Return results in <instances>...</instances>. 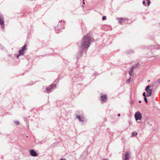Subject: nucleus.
<instances>
[{"label": "nucleus", "instance_id": "nucleus-1", "mask_svg": "<svg viewBox=\"0 0 160 160\" xmlns=\"http://www.w3.org/2000/svg\"><path fill=\"white\" fill-rule=\"evenodd\" d=\"M93 40L92 33H89L83 37L82 40L80 43H78L79 52L77 54V59L81 57L82 52H85V53L86 52L91 43L93 42Z\"/></svg>", "mask_w": 160, "mask_h": 160}, {"label": "nucleus", "instance_id": "nucleus-2", "mask_svg": "<svg viewBox=\"0 0 160 160\" xmlns=\"http://www.w3.org/2000/svg\"><path fill=\"white\" fill-rule=\"evenodd\" d=\"M160 85V79L155 81L152 85L153 89H157Z\"/></svg>", "mask_w": 160, "mask_h": 160}, {"label": "nucleus", "instance_id": "nucleus-3", "mask_svg": "<svg viewBox=\"0 0 160 160\" xmlns=\"http://www.w3.org/2000/svg\"><path fill=\"white\" fill-rule=\"evenodd\" d=\"M58 81V80H57L55 81L52 84H51L50 85L47 87L46 90H51L52 89H53L56 86L57 84L56 83H57Z\"/></svg>", "mask_w": 160, "mask_h": 160}, {"label": "nucleus", "instance_id": "nucleus-4", "mask_svg": "<svg viewBox=\"0 0 160 160\" xmlns=\"http://www.w3.org/2000/svg\"><path fill=\"white\" fill-rule=\"evenodd\" d=\"M136 121L140 120L142 118V114L139 111L137 112L134 115Z\"/></svg>", "mask_w": 160, "mask_h": 160}, {"label": "nucleus", "instance_id": "nucleus-5", "mask_svg": "<svg viewBox=\"0 0 160 160\" xmlns=\"http://www.w3.org/2000/svg\"><path fill=\"white\" fill-rule=\"evenodd\" d=\"M76 118L78 119L79 122L82 123H83L84 122V118L83 117L82 115H79L76 114Z\"/></svg>", "mask_w": 160, "mask_h": 160}, {"label": "nucleus", "instance_id": "nucleus-6", "mask_svg": "<svg viewBox=\"0 0 160 160\" xmlns=\"http://www.w3.org/2000/svg\"><path fill=\"white\" fill-rule=\"evenodd\" d=\"M4 16L0 13V25L2 26L4 25Z\"/></svg>", "mask_w": 160, "mask_h": 160}, {"label": "nucleus", "instance_id": "nucleus-7", "mask_svg": "<svg viewBox=\"0 0 160 160\" xmlns=\"http://www.w3.org/2000/svg\"><path fill=\"white\" fill-rule=\"evenodd\" d=\"M30 154L31 156L33 157H36L38 155L37 153L34 149L31 150L30 151Z\"/></svg>", "mask_w": 160, "mask_h": 160}, {"label": "nucleus", "instance_id": "nucleus-8", "mask_svg": "<svg viewBox=\"0 0 160 160\" xmlns=\"http://www.w3.org/2000/svg\"><path fill=\"white\" fill-rule=\"evenodd\" d=\"M101 101L103 102H106L107 99V96L106 94L103 95L102 93H101Z\"/></svg>", "mask_w": 160, "mask_h": 160}, {"label": "nucleus", "instance_id": "nucleus-9", "mask_svg": "<svg viewBox=\"0 0 160 160\" xmlns=\"http://www.w3.org/2000/svg\"><path fill=\"white\" fill-rule=\"evenodd\" d=\"M129 153L128 152H127L125 155V158L124 160H129L130 158Z\"/></svg>", "mask_w": 160, "mask_h": 160}, {"label": "nucleus", "instance_id": "nucleus-10", "mask_svg": "<svg viewBox=\"0 0 160 160\" xmlns=\"http://www.w3.org/2000/svg\"><path fill=\"white\" fill-rule=\"evenodd\" d=\"M25 52L22 50H20L19 51V54L17 56V58H18L20 55H22L24 54Z\"/></svg>", "mask_w": 160, "mask_h": 160}, {"label": "nucleus", "instance_id": "nucleus-11", "mask_svg": "<svg viewBox=\"0 0 160 160\" xmlns=\"http://www.w3.org/2000/svg\"><path fill=\"white\" fill-rule=\"evenodd\" d=\"M147 92V96L148 97L151 95L152 91H146Z\"/></svg>", "mask_w": 160, "mask_h": 160}, {"label": "nucleus", "instance_id": "nucleus-12", "mask_svg": "<svg viewBox=\"0 0 160 160\" xmlns=\"http://www.w3.org/2000/svg\"><path fill=\"white\" fill-rule=\"evenodd\" d=\"M125 19H126L125 18H120L119 19V22L120 24H121L122 23V22H123V21H124L125 20Z\"/></svg>", "mask_w": 160, "mask_h": 160}, {"label": "nucleus", "instance_id": "nucleus-13", "mask_svg": "<svg viewBox=\"0 0 160 160\" xmlns=\"http://www.w3.org/2000/svg\"><path fill=\"white\" fill-rule=\"evenodd\" d=\"M134 69L131 67L130 70L129 71V74L131 76L133 73Z\"/></svg>", "mask_w": 160, "mask_h": 160}, {"label": "nucleus", "instance_id": "nucleus-14", "mask_svg": "<svg viewBox=\"0 0 160 160\" xmlns=\"http://www.w3.org/2000/svg\"><path fill=\"white\" fill-rule=\"evenodd\" d=\"M150 88H152V87H151V85L147 86L145 90H152V88L150 89Z\"/></svg>", "mask_w": 160, "mask_h": 160}, {"label": "nucleus", "instance_id": "nucleus-15", "mask_svg": "<svg viewBox=\"0 0 160 160\" xmlns=\"http://www.w3.org/2000/svg\"><path fill=\"white\" fill-rule=\"evenodd\" d=\"M27 45L26 44H25L22 48V49L21 50H22V51H25V50L27 49Z\"/></svg>", "mask_w": 160, "mask_h": 160}, {"label": "nucleus", "instance_id": "nucleus-16", "mask_svg": "<svg viewBox=\"0 0 160 160\" xmlns=\"http://www.w3.org/2000/svg\"><path fill=\"white\" fill-rule=\"evenodd\" d=\"M139 66V65L138 63H137L136 64H135L134 65L132 66V68L133 69L136 67H138Z\"/></svg>", "mask_w": 160, "mask_h": 160}, {"label": "nucleus", "instance_id": "nucleus-17", "mask_svg": "<svg viewBox=\"0 0 160 160\" xmlns=\"http://www.w3.org/2000/svg\"><path fill=\"white\" fill-rule=\"evenodd\" d=\"M137 135V133L136 132H133L132 135L133 136H136Z\"/></svg>", "mask_w": 160, "mask_h": 160}, {"label": "nucleus", "instance_id": "nucleus-18", "mask_svg": "<svg viewBox=\"0 0 160 160\" xmlns=\"http://www.w3.org/2000/svg\"><path fill=\"white\" fill-rule=\"evenodd\" d=\"M14 123L17 125H18L19 124L20 122L18 121H14Z\"/></svg>", "mask_w": 160, "mask_h": 160}, {"label": "nucleus", "instance_id": "nucleus-19", "mask_svg": "<svg viewBox=\"0 0 160 160\" xmlns=\"http://www.w3.org/2000/svg\"><path fill=\"white\" fill-rule=\"evenodd\" d=\"M147 1L148 6L150 4V0H146Z\"/></svg>", "mask_w": 160, "mask_h": 160}, {"label": "nucleus", "instance_id": "nucleus-20", "mask_svg": "<svg viewBox=\"0 0 160 160\" xmlns=\"http://www.w3.org/2000/svg\"><path fill=\"white\" fill-rule=\"evenodd\" d=\"M144 100L145 101V102L146 103H148V100L146 97H145L144 98Z\"/></svg>", "mask_w": 160, "mask_h": 160}, {"label": "nucleus", "instance_id": "nucleus-21", "mask_svg": "<svg viewBox=\"0 0 160 160\" xmlns=\"http://www.w3.org/2000/svg\"><path fill=\"white\" fill-rule=\"evenodd\" d=\"M131 80V78L130 77L128 79V80L127 81V83H129L130 82Z\"/></svg>", "mask_w": 160, "mask_h": 160}, {"label": "nucleus", "instance_id": "nucleus-22", "mask_svg": "<svg viewBox=\"0 0 160 160\" xmlns=\"http://www.w3.org/2000/svg\"><path fill=\"white\" fill-rule=\"evenodd\" d=\"M106 19V16H103L102 17V20H105Z\"/></svg>", "mask_w": 160, "mask_h": 160}, {"label": "nucleus", "instance_id": "nucleus-23", "mask_svg": "<svg viewBox=\"0 0 160 160\" xmlns=\"http://www.w3.org/2000/svg\"><path fill=\"white\" fill-rule=\"evenodd\" d=\"M142 3L144 5L146 6V2L145 1V0H144L143 1Z\"/></svg>", "mask_w": 160, "mask_h": 160}, {"label": "nucleus", "instance_id": "nucleus-24", "mask_svg": "<svg viewBox=\"0 0 160 160\" xmlns=\"http://www.w3.org/2000/svg\"><path fill=\"white\" fill-rule=\"evenodd\" d=\"M142 95L144 97V98L145 97H147V96L146 95V93H145V92H144L143 93Z\"/></svg>", "mask_w": 160, "mask_h": 160}, {"label": "nucleus", "instance_id": "nucleus-25", "mask_svg": "<svg viewBox=\"0 0 160 160\" xmlns=\"http://www.w3.org/2000/svg\"><path fill=\"white\" fill-rule=\"evenodd\" d=\"M47 92H47V93H49L50 92H51V91H49V90H48V91H46Z\"/></svg>", "mask_w": 160, "mask_h": 160}, {"label": "nucleus", "instance_id": "nucleus-26", "mask_svg": "<svg viewBox=\"0 0 160 160\" xmlns=\"http://www.w3.org/2000/svg\"><path fill=\"white\" fill-rule=\"evenodd\" d=\"M60 160H66L65 159H63V158H61Z\"/></svg>", "mask_w": 160, "mask_h": 160}, {"label": "nucleus", "instance_id": "nucleus-27", "mask_svg": "<svg viewBox=\"0 0 160 160\" xmlns=\"http://www.w3.org/2000/svg\"><path fill=\"white\" fill-rule=\"evenodd\" d=\"M121 115V114L120 113H118V116L119 117Z\"/></svg>", "mask_w": 160, "mask_h": 160}, {"label": "nucleus", "instance_id": "nucleus-28", "mask_svg": "<svg viewBox=\"0 0 160 160\" xmlns=\"http://www.w3.org/2000/svg\"><path fill=\"white\" fill-rule=\"evenodd\" d=\"M83 4H85V2H84V0H83Z\"/></svg>", "mask_w": 160, "mask_h": 160}, {"label": "nucleus", "instance_id": "nucleus-29", "mask_svg": "<svg viewBox=\"0 0 160 160\" xmlns=\"http://www.w3.org/2000/svg\"><path fill=\"white\" fill-rule=\"evenodd\" d=\"M132 52V51H130V52H128L129 53H130Z\"/></svg>", "mask_w": 160, "mask_h": 160}, {"label": "nucleus", "instance_id": "nucleus-30", "mask_svg": "<svg viewBox=\"0 0 160 160\" xmlns=\"http://www.w3.org/2000/svg\"><path fill=\"white\" fill-rule=\"evenodd\" d=\"M32 83H30L29 84V85H32Z\"/></svg>", "mask_w": 160, "mask_h": 160}, {"label": "nucleus", "instance_id": "nucleus-31", "mask_svg": "<svg viewBox=\"0 0 160 160\" xmlns=\"http://www.w3.org/2000/svg\"><path fill=\"white\" fill-rule=\"evenodd\" d=\"M138 102H139V103H140L141 102V101H139Z\"/></svg>", "mask_w": 160, "mask_h": 160}, {"label": "nucleus", "instance_id": "nucleus-32", "mask_svg": "<svg viewBox=\"0 0 160 160\" xmlns=\"http://www.w3.org/2000/svg\"><path fill=\"white\" fill-rule=\"evenodd\" d=\"M150 82V80H148V82Z\"/></svg>", "mask_w": 160, "mask_h": 160}, {"label": "nucleus", "instance_id": "nucleus-33", "mask_svg": "<svg viewBox=\"0 0 160 160\" xmlns=\"http://www.w3.org/2000/svg\"><path fill=\"white\" fill-rule=\"evenodd\" d=\"M62 20H61V21H60V22H62Z\"/></svg>", "mask_w": 160, "mask_h": 160}, {"label": "nucleus", "instance_id": "nucleus-34", "mask_svg": "<svg viewBox=\"0 0 160 160\" xmlns=\"http://www.w3.org/2000/svg\"><path fill=\"white\" fill-rule=\"evenodd\" d=\"M82 7H84V6L83 5H82Z\"/></svg>", "mask_w": 160, "mask_h": 160}, {"label": "nucleus", "instance_id": "nucleus-35", "mask_svg": "<svg viewBox=\"0 0 160 160\" xmlns=\"http://www.w3.org/2000/svg\"><path fill=\"white\" fill-rule=\"evenodd\" d=\"M63 22H65V21H63Z\"/></svg>", "mask_w": 160, "mask_h": 160}]
</instances>
